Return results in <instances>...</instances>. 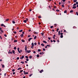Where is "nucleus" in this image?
<instances>
[{
    "instance_id": "nucleus-1",
    "label": "nucleus",
    "mask_w": 78,
    "mask_h": 78,
    "mask_svg": "<svg viewBox=\"0 0 78 78\" xmlns=\"http://www.w3.org/2000/svg\"><path fill=\"white\" fill-rule=\"evenodd\" d=\"M24 58V56L23 55L22 57H20V59H23Z\"/></svg>"
},
{
    "instance_id": "nucleus-2",
    "label": "nucleus",
    "mask_w": 78,
    "mask_h": 78,
    "mask_svg": "<svg viewBox=\"0 0 78 78\" xmlns=\"http://www.w3.org/2000/svg\"><path fill=\"white\" fill-rule=\"evenodd\" d=\"M32 38H29V39L28 40V41L29 42H30V41H31V39H32Z\"/></svg>"
},
{
    "instance_id": "nucleus-3",
    "label": "nucleus",
    "mask_w": 78,
    "mask_h": 78,
    "mask_svg": "<svg viewBox=\"0 0 78 78\" xmlns=\"http://www.w3.org/2000/svg\"><path fill=\"white\" fill-rule=\"evenodd\" d=\"M2 27L0 28V30L2 33H3V30H2Z\"/></svg>"
},
{
    "instance_id": "nucleus-4",
    "label": "nucleus",
    "mask_w": 78,
    "mask_h": 78,
    "mask_svg": "<svg viewBox=\"0 0 78 78\" xmlns=\"http://www.w3.org/2000/svg\"><path fill=\"white\" fill-rule=\"evenodd\" d=\"M34 34H38V33H37V32H35V31H34Z\"/></svg>"
},
{
    "instance_id": "nucleus-5",
    "label": "nucleus",
    "mask_w": 78,
    "mask_h": 78,
    "mask_svg": "<svg viewBox=\"0 0 78 78\" xmlns=\"http://www.w3.org/2000/svg\"><path fill=\"white\" fill-rule=\"evenodd\" d=\"M44 72V70H43V69H42L40 71V73H42V72Z\"/></svg>"
},
{
    "instance_id": "nucleus-6",
    "label": "nucleus",
    "mask_w": 78,
    "mask_h": 78,
    "mask_svg": "<svg viewBox=\"0 0 78 78\" xmlns=\"http://www.w3.org/2000/svg\"><path fill=\"white\" fill-rule=\"evenodd\" d=\"M40 55H44V53L43 52H40Z\"/></svg>"
},
{
    "instance_id": "nucleus-7",
    "label": "nucleus",
    "mask_w": 78,
    "mask_h": 78,
    "mask_svg": "<svg viewBox=\"0 0 78 78\" xmlns=\"http://www.w3.org/2000/svg\"><path fill=\"white\" fill-rule=\"evenodd\" d=\"M12 52L13 53V54H14V55H15V51H14V50H13L12 51Z\"/></svg>"
},
{
    "instance_id": "nucleus-8",
    "label": "nucleus",
    "mask_w": 78,
    "mask_h": 78,
    "mask_svg": "<svg viewBox=\"0 0 78 78\" xmlns=\"http://www.w3.org/2000/svg\"><path fill=\"white\" fill-rule=\"evenodd\" d=\"M8 53H9V54H12V52L11 51H9L8 52Z\"/></svg>"
},
{
    "instance_id": "nucleus-9",
    "label": "nucleus",
    "mask_w": 78,
    "mask_h": 78,
    "mask_svg": "<svg viewBox=\"0 0 78 78\" xmlns=\"http://www.w3.org/2000/svg\"><path fill=\"white\" fill-rule=\"evenodd\" d=\"M27 46H25V51H27Z\"/></svg>"
},
{
    "instance_id": "nucleus-10",
    "label": "nucleus",
    "mask_w": 78,
    "mask_h": 78,
    "mask_svg": "<svg viewBox=\"0 0 78 78\" xmlns=\"http://www.w3.org/2000/svg\"><path fill=\"white\" fill-rule=\"evenodd\" d=\"M76 8V6H73V9H75V8Z\"/></svg>"
},
{
    "instance_id": "nucleus-11",
    "label": "nucleus",
    "mask_w": 78,
    "mask_h": 78,
    "mask_svg": "<svg viewBox=\"0 0 78 78\" xmlns=\"http://www.w3.org/2000/svg\"><path fill=\"white\" fill-rule=\"evenodd\" d=\"M55 36H56V35H54L53 36V38L55 39Z\"/></svg>"
},
{
    "instance_id": "nucleus-12",
    "label": "nucleus",
    "mask_w": 78,
    "mask_h": 78,
    "mask_svg": "<svg viewBox=\"0 0 78 78\" xmlns=\"http://www.w3.org/2000/svg\"><path fill=\"white\" fill-rule=\"evenodd\" d=\"M12 22L14 24L15 23H16V22H15V21H14L13 20L12 21Z\"/></svg>"
},
{
    "instance_id": "nucleus-13",
    "label": "nucleus",
    "mask_w": 78,
    "mask_h": 78,
    "mask_svg": "<svg viewBox=\"0 0 78 78\" xmlns=\"http://www.w3.org/2000/svg\"><path fill=\"white\" fill-rule=\"evenodd\" d=\"M43 42H44V43H45V44H47V41H43Z\"/></svg>"
},
{
    "instance_id": "nucleus-14",
    "label": "nucleus",
    "mask_w": 78,
    "mask_h": 78,
    "mask_svg": "<svg viewBox=\"0 0 78 78\" xmlns=\"http://www.w3.org/2000/svg\"><path fill=\"white\" fill-rule=\"evenodd\" d=\"M73 1L74 3H75V2H76L77 0H73Z\"/></svg>"
},
{
    "instance_id": "nucleus-15",
    "label": "nucleus",
    "mask_w": 78,
    "mask_h": 78,
    "mask_svg": "<svg viewBox=\"0 0 78 78\" xmlns=\"http://www.w3.org/2000/svg\"><path fill=\"white\" fill-rule=\"evenodd\" d=\"M32 46H33V47H34V43H32Z\"/></svg>"
},
{
    "instance_id": "nucleus-16",
    "label": "nucleus",
    "mask_w": 78,
    "mask_h": 78,
    "mask_svg": "<svg viewBox=\"0 0 78 78\" xmlns=\"http://www.w3.org/2000/svg\"><path fill=\"white\" fill-rule=\"evenodd\" d=\"M36 38H37V36H35L34 37V39H36Z\"/></svg>"
},
{
    "instance_id": "nucleus-17",
    "label": "nucleus",
    "mask_w": 78,
    "mask_h": 78,
    "mask_svg": "<svg viewBox=\"0 0 78 78\" xmlns=\"http://www.w3.org/2000/svg\"><path fill=\"white\" fill-rule=\"evenodd\" d=\"M30 59H31L32 58V56L31 55L29 56Z\"/></svg>"
},
{
    "instance_id": "nucleus-18",
    "label": "nucleus",
    "mask_w": 78,
    "mask_h": 78,
    "mask_svg": "<svg viewBox=\"0 0 78 78\" xmlns=\"http://www.w3.org/2000/svg\"><path fill=\"white\" fill-rule=\"evenodd\" d=\"M23 21L24 23H27V20H24Z\"/></svg>"
},
{
    "instance_id": "nucleus-19",
    "label": "nucleus",
    "mask_w": 78,
    "mask_h": 78,
    "mask_svg": "<svg viewBox=\"0 0 78 78\" xmlns=\"http://www.w3.org/2000/svg\"><path fill=\"white\" fill-rule=\"evenodd\" d=\"M21 37H23V34H22L20 35Z\"/></svg>"
},
{
    "instance_id": "nucleus-20",
    "label": "nucleus",
    "mask_w": 78,
    "mask_h": 78,
    "mask_svg": "<svg viewBox=\"0 0 78 78\" xmlns=\"http://www.w3.org/2000/svg\"><path fill=\"white\" fill-rule=\"evenodd\" d=\"M70 12L71 13H72V12H73V10H72L71 11H70Z\"/></svg>"
},
{
    "instance_id": "nucleus-21",
    "label": "nucleus",
    "mask_w": 78,
    "mask_h": 78,
    "mask_svg": "<svg viewBox=\"0 0 78 78\" xmlns=\"http://www.w3.org/2000/svg\"><path fill=\"white\" fill-rule=\"evenodd\" d=\"M21 41L22 42H25V40H21Z\"/></svg>"
},
{
    "instance_id": "nucleus-22",
    "label": "nucleus",
    "mask_w": 78,
    "mask_h": 78,
    "mask_svg": "<svg viewBox=\"0 0 78 78\" xmlns=\"http://www.w3.org/2000/svg\"><path fill=\"white\" fill-rule=\"evenodd\" d=\"M41 45H42V47H44V44L43 43L41 44Z\"/></svg>"
},
{
    "instance_id": "nucleus-23",
    "label": "nucleus",
    "mask_w": 78,
    "mask_h": 78,
    "mask_svg": "<svg viewBox=\"0 0 78 78\" xmlns=\"http://www.w3.org/2000/svg\"><path fill=\"white\" fill-rule=\"evenodd\" d=\"M60 37L61 38H62L63 37V35H62L60 36Z\"/></svg>"
},
{
    "instance_id": "nucleus-24",
    "label": "nucleus",
    "mask_w": 78,
    "mask_h": 78,
    "mask_svg": "<svg viewBox=\"0 0 78 78\" xmlns=\"http://www.w3.org/2000/svg\"><path fill=\"white\" fill-rule=\"evenodd\" d=\"M17 42V40H15L14 41V42Z\"/></svg>"
},
{
    "instance_id": "nucleus-25",
    "label": "nucleus",
    "mask_w": 78,
    "mask_h": 78,
    "mask_svg": "<svg viewBox=\"0 0 78 78\" xmlns=\"http://www.w3.org/2000/svg\"><path fill=\"white\" fill-rule=\"evenodd\" d=\"M20 69H22V68H19L18 69V70H20Z\"/></svg>"
},
{
    "instance_id": "nucleus-26",
    "label": "nucleus",
    "mask_w": 78,
    "mask_h": 78,
    "mask_svg": "<svg viewBox=\"0 0 78 78\" xmlns=\"http://www.w3.org/2000/svg\"><path fill=\"white\" fill-rule=\"evenodd\" d=\"M37 58H39V55H37Z\"/></svg>"
},
{
    "instance_id": "nucleus-27",
    "label": "nucleus",
    "mask_w": 78,
    "mask_h": 78,
    "mask_svg": "<svg viewBox=\"0 0 78 78\" xmlns=\"http://www.w3.org/2000/svg\"><path fill=\"white\" fill-rule=\"evenodd\" d=\"M9 20V19H7L6 20V22H8V20Z\"/></svg>"
},
{
    "instance_id": "nucleus-28",
    "label": "nucleus",
    "mask_w": 78,
    "mask_h": 78,
    "mask_svg": "<svg viewBox=\"0 0 78 78\" xmlns=\"http://www.w3.org/2000/svg\"><path fill=\"white\" fill-rule=\"evenodd\" d=\"M62 8H64V5H62Z\"/></svg>"
},
{
    "instance_id": "nucleus-29",
    "label": "nucleus",
    "mask_w": 78,
    "mask_h": 78,
    "mask_svg": "<svg viewBox=\"0 0 78 78\" xmlns=\"http://www.w3.org/2000/svg\"><path fill=\"white\" fill-rule=\"evenodd\" d=\"M2 68H4V67H5V65H2Z\"/></svg>"
},
{
    "instance_id": "nucleus-30",
    "label": "nucleus",
    "mask_w": 78,
    "mask_h": 78,
    "mask_svg": "<svg viewBox=\"0 0 78 78\" xmlns=\"http://www.w3.org/2000/svg\"><path fill=\"white\" fill-rule=\"evenodd\" d=\"M73 28H74V29H75V28H76V27H75V26H74V27H73Z\"/></svg>"
},
{
    "instance_id": "nucleus-31",
    "label": "nucleus",
    "mask_w": 78,
    "mask_h": 78,
    "mask_svg": "<svg viewBox=\"0 0 78 78\" xmlns=\"http://www.w3.org/2000/svg\"><path fill=\"white\" fill-rule=\"evenodd\" d=\"M23 31V30H20L19 32H22Z\"/></svg>"
},
{
    "instance_id": "nucleus-32",
    "label": "nucleus",
    "mask_w": 78,
    "mask_h": 78,
    "mask_svg": "<svg viewBox=\"0 0 78 78\" xmlns=\"http://www.w3.org/2000/svg\"><path fill=\"white\" fill-rule=\"evenodd\" d=\"M34 45H37V43H36V42L34 43Z\"/></svg>"
},
{
    "instance_id": "nucleus-33",
    "label": "nucleus",
    "mask_w": 78,
    "mask_h": 78,
    "mask_svg": "<svg viewBox=\"0 0 78 78\" xmlns=\"http://www.w3.org/2000/svg\"><path fill=\"white\" fill-rule=\"evenodd\" d=\"M53 26L50 27L51 28H53Z\"/></svg>"
},
{
    "instance_id": "nucleus-34",
    "label": "nucleus",
    "mask_w": 78,
    "mask_h": 78,
    "mask_svg": "<svg viewBox=\"0 0 78 78\" xmlns=\"http://www.w3.org/2000/svg\"><path fill=\"white\" fill-rule=\"evenodd\" d=\"M21 63H22L23 64H24V62H21Z\"/></svg>"
},
{
    "instance_id": "nucleus-35",
    "label": "nucleus",
    "mask_w": 78,
    "mask_h": 78,
    "mask_svg": "<svg viewBox=\"0 0 78 78\" xmlns=\"http://www.w3.org/2000/svg\"><path fill=\"white\" fill-rule=\"evenodd\" d=\"M38 51H39H39H41V49H38Z\"/></svg>"
},
{
    "instance_id": "nucleus-36",
    "label": "nucleus",
    "mask_w": 78,
    "mask_h": 78,
    "mask_svg": "<svg viewBox=\"0 0 78 78\" xmlns=\"http://www.w3.org/2000/svg\"><path fill=\"white\" fill-rule=\"evenodd\" d=\"M30 52H31V51H30V50L28 51V53H30Z\"/></svg>"
},
{
    "instance_id": "nucleus-37",
    "label": "nucleus",
    "mask_w": 78,
    "mask_h": 78,
    "mask_svg": "<svg viewBox=\"0 0 78 78\" xmlns=\"http://www.w3.org/2000/svg\"><path fill=\"white\" fill-rule=\"evenodd\" d=\"M28 72H26V73H25V75H26V74H28Z\"/></svg>"
},
{
    "instance_id": "nucleus-38",
    "label": "nucleus",
    "mask_w": 78,
    "mask_h": 78,
    "mask_svg": "<svg viewBox=\"0 0 78 78\" xmlns=\"http://www.w3.org/2000/svg\"><path fill=\"white\" fill-rule=\"evenodd\" d=\"M25 57L26 58H27V59H28V57L27 56H25Z\"/></svg>"
},
{
    "instance_id": "nucleus-39",
    "label": "nucleus",
    "mask_w": 78,
    "mask_h": 78,
    "mask_svg": "<svg viewBox=\"0 0 78 78\" xmlns=\"http://www.w3.org/2000/svg\"><path fill=\"white\" fill-rule=\"evenodd\" d=\"M56 11H57V12H59V10H58V9H57L56 10Z\"/></svg>"
},
{
    "instance_id": "nucleus-40",
    "label": "nucleus",
    "mask_w": 78,
    "mask_h": 78,
    "mask_svg": "<svg viewBox=\"0 0 78 78\" xmlns=\"http://www.w3.org/2000/svg\"><path fill=\"white\" fill-rule=\"evenodd\" d=\"M14 50H16V47H15L14 48Z\"/></svg>"
},
{
    "instance_id": "nucleus-41",
    "label": "nucleus",
    "mask_w": 78,
    "mask_h": 78,
    "mask_svg": "<svg viewBox=\"0 0 78 78\" xmlns=\"http://www.w3.org/2000/svg\"><path fill=\"white\" fill-rule=\"evenodd\" d=\"M22 72H23V70H21L20 71V73H22Z\"/></svg>"
},
{
    "instance_id": "nucleus-42",
    "label": "nucleus",
    "mask_w": 78,
    "mask_h": 78,
    "mask_svg": "<svg viewBox=\"0 0 78 78\" xmlns=\"http://www.w3.org/2000/svg\"><path fill=\"white\" fill-rule=\"evenodd\" d=\"M76 12L77 16H78V12Z\"/></svg>"
},
{
    "instance_id": "nucleus-43",
    "label": "nucleus",
    "mask_w": 78,
    "mask_h": 78,
    "mask_svg": "<svg viewBox=\"0 0 78 78\" xmlns=\"http://www.w3.org/2000/svg\"><path fill=\"white\" fill-rule=\"evenodd\" d=\"M64 13H66L67 12V10H65L64 12Z\"/></svg>"
},
{
    "instance_id": "nucleus-44",
    "label": "nucleus",
    "mask_w": 78,
    "mask_h": 78,
    "mask_svg": "<svg viewBox=\"0 0 78 78\" xmlns=\"http://www.w3.org/2000/svg\"><path fill=\"white\" fill-rule=\"evenodd\" d=\"M57 25V24H54V26H55V27H56V26Z\"/></svg>"
},
{
    "instance_id": "nucleus-45",
    "label": "nucleus",
    "mask_w": 78,
    "mask_h": 78,
    "mask_svg": "<svg viewBox=\"0 0 78 78\" xmlns=\"http://www.w3.org/2000/svg\"><path fill=\"white\" fill-rule=\"evenodd\" d=\"M4 36H5V37H7V35H6V34H5Z\"/></svg>"
},
{
    "instance_id": "nucleus-46",
    "label": "nucleus",
    "mask_w": 78,
    "mask_h": 78,
    "mask_svg": "<svg viewBox=\"0 0 78 78\" xmlns=\"http://www.w3.org/2000/svg\"><path fill=\"white\" fill-rule=\"evenodd\" d=\"M43 51H45V49L44 48L43 49Z\"/></svg>"
},
{
    "instance_id": "nucleus-47",
    "label": "nucleus",
    "mask_w": 78,
    "mask_h": 78,
    "mask_svg": "<svg viewBox=\"0 0 78 78\" xmlns=\"http://www.w3.org/2000/svg\"><path fill=\"white\" fill-rule=\"evenodd\" d=\"M64 32L65 33H67V32L66 31V30H64Z\"/></svg>"
},
{
    "instance_id": "nucleus-48",
    "label": "nucleus",
    "mask_w": 78,
    "mask_h": 78,
    "mask_svg": "<svg viewBox=\"0 0 78 78\" xmlns=\"http://www.w3.org/2000/svg\"><path fill=\"white\" fill-rule=\"evenodd\" d=\"M47 47H50V45L47 44Z\"/></svg>"
},
{
    "instance_id": "nucleus-49",
    "label": "nucleus",
    "mask_w": 78,
    "mask_h": 78,
    "mask_svg": "<svg viewBox=\"0 0 78 78\" xmlns=\"http://www.w3.org/2000/svg\"><path fill=\"white\" fill-rule=\"evenodd\" d=\"M16 59L18 60L19 59V57H17L16 58Z\"/></svg>"
},
{
    "instance_id": "nucleus-50",
    "label": "nucleus",
    "mask_w": 78,
    "mask_h": 78,
    "mask_svg": "<svg viewBox=\"0 0 78 78\" xmlns=\"http://www.w3.org/2000/svg\"><path fill=\"white\" fill-rule=\"evenodd\" d=\"M58 30H59V28H57V30H56L57 32H58Z\"/></svg>"
},
{
    "instance_id": "nucleus-51",
    "label": "nucleus",
    "mask_w": 78,
    "mask_h": 78,
    "mask_svg": "<svg viewBox=\"0 0 78 78\" xmlns=\"http://www.w3.org/2000/svg\"><path fill=\"white\" fill-rule=\"evenodd\" d=\"M19 53H20V51L19 50H18Z\"/></svg>"
},
{
    "instance_id": "nucleus-52",
    "label": "nucleus",
    "mask_w": 78,
    "mask_h": 78,
    "mask_svg": "<svg viewBox=\"0 0 78 78\" xmlns=\"http://www.w3.org/2000/svg\"><path fill=\"white\" fill-rule=\"evenodd\" d=\"M31 37V35H28V37Z\"/></svg>"
},
{
    "instance_id": "nucleus-53",
    "label": "nucleus",
    "mask_w": 78,
    "mask_h": 78,
    "mask_svg": "<svg viewBox=\"0 0 78 78\" xmlns=\"http://www.w3.org/2000/svg\"><path fill=\"white\" fill-rule=\"evenodd\" d=\"M32 75H33V74H30V76H32Z\"/></svg>"
},
{
    "instance_id": "nucleus-54",
    "label": "nucleus",
    "mask_w": 78,
    "mask_h": 78,
    "mask_svg": "<svg viewBox=\"0 0 78 78\" xmlns=\"http://www.w3.org/2000/svg\"><path fill=\"white\" fill-rule=\"evenodd\" d=\"M14 71H15V69H13L12 70V72H14Z\"/></svg>"
},
{
    "instance_id": "nucleus-55",
    "label": "nucleus",
    "mask_w": 78,
    "mask_h": 78,
    "mask_svg": "<svg viewBox=\"0 0 78 78\" xmlns=\"http://www.w3.org/2000/svg\"><path fill=\"white\" fill-rule=\"evenodd\" d=\"M76 4L75 3L74 4V5H73V6H76Z\"/></svg>"
},
{
    "instance_id": "nucleus-56",
    "label": "nucleus",
    "mask_w": 78,
    "mask_h": 78,
    "mask_svg": "<svg viewBox=\"0 0 78 78\" xmlns=\"http://www.w3.org/2000/svg\"><path fill=\"white\" fill-rule=\"evenodd\" d=\"M4 24H2L1 25V26H3Z\"/></svg>"
},
{
    "instance_id": "nucleus-57",
    "label": "nucleus",
    "mask_w": 78,
    "mask_h": 78,
    "mask_svg": "<svg viewBox=\"0 0 78 78\" xmlns=\"http://www.w3.org/2000/svg\"><path fill=\"white\" fill-rule=\"evenodd\" d=\"M16 73H15V72H14L13 73V75H15V74Z\"/></svg>"
},
{
    "instance_id": "nucleus-58",
    "label": "nucleus",
    "mask_w": 78,
    "mask_h": 78,
    "mask_svg": "<svg viewBox=\"0 0 78 78\" xmlns=\"http://www.w3.org/2000/svg\"><path fill=\"white\" fill-rule=\"evenodd\" d=\"M26 53H28V51L26 50Z\"/></svg>"
},
{
    "instance_id": "nucleus-59",
    "label": "nucleus",
    "mask_w": 78,
    "mask_h": 78,
    "mask_svg": "<svg viewBox=\"0 0 78 78\" xmlns=\"http://www.w3.org/2000/svg\"><path fill=\"white\" fill-rule=\"evenodd\" d=\"M41 34H42V35L43 36H44V33H41Z\"/></svg>"
},
{
    "instance_id": "nucleus-60",
    "label": "nucleus",
    "mask_w": 78,
    "mask_h": 78,
    "mask_svg": "<svg viewBox=\"0 0 78 78\" xmlns=\"http://www.w3.org/2000/svg\"><path fill=\"white\" fill-rule=\"evenodd\" d=\"M48 39L49 40H50V39H51L50 38V37H48Z\"/></svg>"
},
{
    "instance_id": "nucleus-61",
    "label": "nucleus",
    "mask_w": 78,
    "mask_h": 78,
    "mask_svg": "<svg viewBox=\"0 0 78 78\" xmlns=\"http://www.w3.org/2000/svg\"><path fill=\"white\" fill-rule=\"evenodd\" d=\"M26 61H29V59H27Z\"/></svg>"
},
{
    "instance_id": "nucleus-62",
    "label": "nucleus",
    "mask_w": 78,
    "mask_h": 78,
    "mask_svg": "<svg viewBox=\"0 0 78 78\" xmlns=\"http://www.w3.org/2000/svg\"><path fill=\"white\" fill-rule=\"evenodd\" d=\"M38 18H41V16H39L38 17Z\"/></svg>"
},
{
    "instance_id": "nucleus-63",
    "label": "nucleus",
    "mask_w": 78,
    "mask_h": 78,
    "mask_svg": "<svg viewBox=\"0 0 78 78\" xmlns=\"http://www.w3.org/2000/svg\"><path fill=\"white\" fill-rule=\"evenodd\" d=\"M76 5H78V2H76Z\"/></svg>"
},
{
    "instance_id": "nucleus-64",
    "label": "nucleus",
    "mask_w": 78,
    "mask_h": 78,
    "mask_svg": "<svg viewBox=\"0 0 78 78\" xmlns=\"http://www.w3.org/2000/svg\"><path fill=\"white\" fill-rule=\"evenodd\" d=\"M33 53H36V51H34Z\"/></svg>"
}]
</instances>
